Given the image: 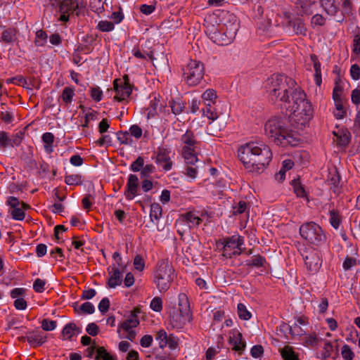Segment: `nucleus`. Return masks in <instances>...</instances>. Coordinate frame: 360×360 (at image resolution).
<instances>
[{"mask_svg":"<svg viewBox=\"0 0 360 360\" xmlns=\"http://www.w3.org/2000/svg\"><path fill=\"white\" fill-rule=\"evenodd\" d=\"M169 335L167 334L164 330H160L158 332L156 339L159 341V346L163 349L166 347V342L167 340Z\"/></svg>","mask_w":360,"mask_h":360,"instance_id":"nucleus-45","label":"nucleus"},{"mask_svg":"<svg viewBox=\"0 0 360 360\" xmlns=\"http://www.w3.org/2000/svg\"><path fill=\"white\" fill-rule=\"evenodd\" d=\"M280 353L283 360H300L298 354L290 346L281 349Z\"/></svg>","mask_w":360,"mask_h":360,"instance_id":"nucleus-29","label":"nucleus"},{"mask_svg":"<svg viewBox=\"0 0 360 360\" xmlns=\"http://www.w3.org/2000/svg\"><path fill=\"white\" fill-rule=\"evenodd\" d=\"M217 98L216 91L212 89L206 90L202 95V98L204 103H216Z\"/></svg>","mask_w":360,"mask_h":360,"instance_id":"nucleus-37","label":"nucleus"},{"mask_svg":"<svg viewBox=\"0 0 360 360\" xmlns=\"http://www.w3.org/2000/svg\"><path fill=\"white\" fill-rule=\"evenodd\" d=\"M341 354L345 360H352L354 357V354L352 351L350 347L347 345H344L341 348Z\"/></svg>","mask_w":360,"mask_h":360,"instance_id":"nucleus-43","label":"nucleus"},{"mask_svg":"<svg viewBox=\"0 0 360 360\" xmlns=\"http://www.w3.org/2000/svg\"><path fill=\"white\" fill-rule=\"evenodd\" d=\"M170 151L165 148H158L156 155V162L162 165L165 171H169L172 167V162L169 156Z\"/></svg>","mask_w":360,"mask_h":360,"instance_id":"nucleus-13","label":"nucleus"},{"mask_svg":"<svg viewBox=\"0 0 360 360\" xmlns=\"http://www.w3.org/2000/svg\"><path fill=\"white\" fill-rule=\"evenodd\" d=\"M321 4L326 13L332 16L335 15L339 10L335 0H321Z\"/></svg>","mask_w":360,"mask_h":360,"instance_id":"nucleus-24","label":"nucleus"},{"mask_svg":"<svg viewBox=\"0 0 360 360\" xmlns=\"http://www.w3.org/2000/svg\"><path fill=\"white\" fill-rule=\"evenodd\" d=\"M296 8L300 14H309L311 13V3L309 0H297Z\"/></svg>","mask_w":360,"mask_h":360,"instance_id":"nucleus-31","label":"nucleus"},{"mask_svg":"<svg viewBox=\"0 0 360 360\" xmlns=\"http://www.w3.org/2000/svg\"><path fill=\"white\" fill-rule=\"evenodd\" d=\"M42 141L45 143L44 149L48 153H51L53 151V143L54 141V136L51 132H46L42 135Z\"/></svg>","mask_w":360,"mask_h":360,"instance_id":"nucleus-33","label":"nucleus"},{"mask_svg":"<svg viewBox=\"0 0 360 360\" xmlns=\"http://www.w3.org/2000/svg\"><path fill=\"white\" fill-rule=\"evenodd\" d=\"M294 79L284 75L274 74L265 82V89L269 98L273 102L283 103L290 112L291 122L297 126H305L311 120L313 109L311 103L306 99L304 92L295 89Z\"/></svg>","mask_w":360,"mask_h":360,"instance_id":"nucleus-1","label":"nucleus"},{"mask_svg":"<svg viewBox=\"0 0 360 360\" xmlns=\"http://www.w3.org/2000/svg\"><path fill=\"white\" fill-rule=\"evenodd\" d=\"M185 220L189 224L190 226H197L201 221V218L193 212H189L184 215Z\"/></svg>","mask_w":360,"mask_h":360,"instance_id":"nucleus-34","label":"nucleus"},{"mask_svg":"<svg viewBox=\"0 0 360 360\" xmlns=\"http://www.w3.org/2000/svg\"><path fill=\"white\" fill-rule=\"evenodd\" d=\"M84 8L85 6L79 0H63L59 6V12L60 13L59 20L67 22L70 14L79 15L82 13H84Z\"/></svg>","mask_w":360,"mask_h":360,"instance_id":"nucleus-8","label":"nucleus"},{"mask_svg":"<svg viewBox=\"0 0 360 360\" xmlns=\"http://www.w3.org/2000/svg\"><path fill=\"white\" fill-rule=\"evenodd\" d=\"M238 156L250 172L260 173L271 161L272 153L263 143L249 142L238 148Z\"/></svg>","mask_w":360,"mask_h":360,"instance_id":"nucleus-2","label":"nucleus"},{"mask_svg":"<svg viewBox=\"0 0 360 360\" xmlns=\"http://www.w3.org/2000/svg\"><path fill=\"white\" fill-rule=\"evenodd\" d=\"M301 237L309 243L319 245L325 241L326 236L321 227L314 222H307L300 228Z\"/></svg>","mask_w":360,"mask_h":360,"instance_id":"nucleus-6","label":"nucleus"},{"mask_svg":"<svg viewBox=\"0 0 360 360\" xmlns=\"http://www.w3.org/2000/svg\"><path fill=\"white\" fill-rule=\"evenodd\" d=\"M46 335L40 330L27 332V341L33 347L42 345L46 341Z\"/></svg>","mask_w":360,"mask_h":360,"instance_id":"nucleus-14","label":"nucleus"},{"mask_svg":"<svg viewBox=\"0 0 360 360\" xmlns=\"http://www.w3.org/2000/svg\"><path fill=\"white\" fill-rule=\"evenodd\" d=\"M288 25L293 28V31L296 34L306 35L307 29L301 19L290 20Z\"/></svg>","mask_w":360,"mask_h":360,"instance_id":"nucleus-28","label":"nucleus"},{"mask_svg":"<svg viewBox=\"0 0 360 360\" xmlns=\"http://www.w3.org/2000/svg\"><path fill=\"white\" fill-rule=\"evenodd\" d=\"M57 326V322L49 319H44L41 321V328L45 331L53 330Z\"/></svg>","mask_w":360,"mask_h":360,"instance_id":"nucleus-46","label":"nucleus"},{"mask_svg":"<svg viewBox=\"0 0 360 360\" xmlns=\"http://www.w3.org/2000/svg\"><path fill=\"white\" fill-rule=\"evenodd\" d=\"M265 134L276 145L283 147L296 146L300 142L299 134L286 127V120L274 117L264 125Z\"/></svg>","mask_w":360,"mask_h":360,"instance_id":"nucleus-3","label":"nucleus"},{"mask_svg":"<svg viewBox=\"0 0 360 360\" xmlns=\"http://www.w3.org/2000/svg\"><path fill=\"white\" fill-rule=\"evenodd\" d=\"M139 190V179L135 174H129L124 195L128 200H131L137 195Z\"/></svg>","mask_w":360,"mask_h":360,"instance_id":"nucleus-16","label":"nucleus"},{"mask_svg":"<svg viewBox=\"0 0 360 360\" xmlns=\"http://www.w3.org/2000/svg\"><path fill=\"white\" fill-rule=\"evenodd\" d=\"M119 267L112 265L108 269V274H110L108 285L110 288H115L116 286L121 285L122 282V274Z\"/></svg>","mask_w":360,"mask_h":360,"instance_id":"nucleus-17","label":"nucleus"},{"mask_svg":"<svg viewBox=\"0 0 360 360\" xmlns=\"http://www.w3.org/2000/svg\"><path fill=\"white\" fill-rule=\"evenodd\" d=\"M181 140L185 145L183 148H195L196 145L198 144V141H196L195 136L191 131H186V132L181 136Z\"/></svg>","mask_w":360,"mask_h":360,"instance_id":"nucleus-22","label":"nucleus"},{"mask_svg":"<svg viewBox=\"0 0 360 360\" xmlns=\"http://www.w3.org/2000/svg\"><path fill=\"white\" fill-rule=\"evenodd\" d=\"M134 265L136 270L143 271L145 267V262L143 257L141 255H136L134 259Z\"/></svg>","mask_w":360,"mask_h":360,"instance_id":"nucleus-61","label":"nucleus"},{"mask_svg":"<svg viewBox=\"0 0 360 360\" xmlns=\"http://www.w3.org/2000/svg\"><path fill=\"white\" fill-rule=\"evenodd\" d=\"M47 34L42 30H39L36 32V39L34 40V44L37 46H41L44 44L46 41Z\"/></svg>","mask_w":360,"mask_h":360,"instance_id":"nucleus-41","label":"nucleus"},{"mask_svg":"<svg viewBox=\"0 0 360 360\" xmlns=\"http://www.w3.org/2000/svg\"><path fill=\"white\" fill-rule=\"evenodd\" d=\"M335 136L334 141L337 143L338 146H346L350 141L349 132L346 130H338V131H333Z\"/></svg>","mask_w":360,"mask_h":360,"instance_id":"nucleus-21","label":"nucleus"},{"mask_svg":"<svg viewBox=\"0 0 360 360\" xmlns=\"http://www.w3.org/2000/svg\"><path fill=\"white\" fill-rule=\"evenodd\" d=\"M65 182L70 186L81 185L82 184V176L79 174L67 175L65 177Z\"/></svg>","mask_w":360,"mask_h":360,"instance_id":"nucleus-38","label":"nucleus"},{"mask_svg":"<svg viewBox=\"0 0 360 360\" xmlns=\"http://www.w3.org/2000/svg\"><path fill=\"white\" fill-rule=\"evenodd\" d=\"M7 82L13 83L15 84H18L19 86H22L23 87L28 88V84L27 80L21 76H17L15 77L10 78L7 80Z\"/></svg>","mask_w":360,"mask_h":360,"instance_id":"nucleus-53","label":"nucleus"},{"mask_svg":"<svg viewBox=\"0 0 360 360\" xmlns=\"http://www.w3.org/2000/svg\"><path fill=\"white\" fill-rule=\"evenodd\" d=\"M174 278V270L167 261L158 262L154 273V282L160 292H166Z\"/></svg>","mask_w":360,"mask_h":360,"instance_id":"nucleus-5","label":"nucleus"},{"mask_svg":"<svg viewBox=\"0 0 360 360\" xmlns=\"http://www.w3.org/2000/svg\"><path fill=\"white\" fill-rule=\"evenodd\" d=\"M95 360H116V356L110 354L103 347H98Z\"/></svg>","mask_w":360,"mask_h":360,"instance_id":"nucleus-32","label":"nucleus"},{"mask_svg":"<svg viewBox=\"0 0 360 360\" xmlns=\"http://www.w3.org/2000/svg\"><path fill=\"white\" fill-rule=\"evenodd\" d=\"M89 93L91 98L94 101L99 102L101 101L103 96V91L100 89V87L96 86L91 88Z\"/></svg>","mask_w":360,"mask_h":360,"instance_id":"nucleus-44","label":"nucleus"},{"mask_svg":"<svg viewBox=\"0 0 360 360\" xmlns=\"http://www.w3.org/2000/svg\"><path fill=\"white\" fill-rule=\"evenodd\" d=\"M335 110H334V115L338 119H342L345 115V111L343 109L342 101L335 102Z\"/></svg>","mask_w":360,"mask_h":360,"instance_id":"nucleus-48","label":"nucleus"},{"mask_svg":"<svg viewBox=\"0 0 360 360\" xmlns=\"http://www.w3.org/2000/svg\"><path fill=\"white\" fill-rule=\"evenodd\" d=\"M184 78L189 86H196L202 79L205 75V68L200 61L191 60L183 69Z\"/></svg>","mask_w":360,"mask_h":360,"instance_id":"nucleus-7","label":"nucleus"},{"mask_svg":"<svg viewBox=\"0 0 360 360\" xmlns=\"http://www.w3.org/2000/svg\"><path fill=\"white\" fill-rule=\"evenodd\" d=\"M98 112L96 111L92 110L86 113L84 117V123L82 125V127H88L89 123L91 120H94L97 119Z\"/></svg>","mask_w":360,"mask_h":360,"instance_id":"nucleus-58","label":"nucleus"},{"mask_svg":"<svg viewBox=\"0 0 360 360\" xmlns=\"http://www.w3.org/2000/svg\"><path fill=\"white\" fill-rule=\"evenodd\" d=\"M80 310L84 313V314H91L94 312L95 311V307L93 305L92 303L91 302H86L84 303H83L81 306H80Z\"/></svg>","mask_w":360,"mask_h":360,"instance_id":"nucleus-59","label":"nucleus"},{"mask_svg":"<svg viewBox=\"0 0 360 360\" xmlns=\"http://www.w3.org/2000/svg\"><path fill=\"white\" fill-rule=\"evenodd\" d=\"M86 330L90 335L96 336L98 333L99 328L95 323H91L87 325Z\"/></svg>","mask_w":360,"mask_h":360,"instance_id":"nucleus-63","label":"nucleus"},{"mask_svg":"<svg viewBox=\"0 0 360 360\" xmlns=\"http://www.w3.org/2000/svg\"><path fill=\"white\" fill-rule=\"evenodd\" d=\"M195 148L188 149L183 148L182 149V155L185 160V163L186 165H194L198 162V158L196 156Z\"/></svg>","mask_w":360,"mask_h":360,"instance_id":"nucleus-26","label":"nucleus"},{"mask_svg":"<svg viewBox=\"0 0 360 360\" xmlns=\"http://www.w3.org/2000/svg\"><path fill=\"white\" fill-rule=\"evenodd\" d=\"M144 160L142 157L139 156L137 159L132 162L130 166V169L133 172H139L141 169V167H143Z\"/></svg>","mask_w":360,"mask_h":360,"instance_id":"nucleus-57","label":"nucleus"},{"mask_svg":"<svg viewBox=\"0 0 360 360\" xmlns=\"http://www.w3.org/2000/svg\"><path fill=\"white\" fill-rule=\"evenodd\" d=\"M266 260L265 258L260 255L254 256L250 262L248 264L249 266L260 267L263 266Z\"/></svg>","mask_w":360,"mask_h":360,"instance_id":"nucleus-50","label":"nucleus"},{"mask_svg":"<svg viewBox=\"0 0 360 360\" xmlns=\"http://www.w3.org/2000/svg\"><path fill=\"white\" fill-rule=\"evenodd\" d=\"M222 245V255L226 258H231L232 256L240 255L241 249H238L233 237H228L221 243Z\"/></svg>","mask_w":360,"mask_h":360,"instance_id":"nucleus-12","label":"nucleus"},{"mask_svg":"<svg viewBox=\"0 0 360 360\" xmlns=\"http://www.w3.org/2000/svg\"><path fill=\"white\" fill-rule=\"evenodd\" d=\"M229 343L233 345V350L240 354L245 349V343L242 341V334L236 330H233L231 332Z\"/></svg>","mask_w":360,"mask_h":360,"instance_id":"nucleus-18","label":"nucleus"},{"mask_svg":"<svg viewBox=\"0 0 360 360\" xmlns=\"http://www.w3.org/2000/svg\"><path fill=\"white\" fill-rule=\"evenodd\" d=\"M169 105L171 108L172 113L175 115H180L186 108V103L179 98L169 101Z\"/></svg>","mask_w":360,"mask_h":360,"instance_id":"nucleus-27","label":"nucleus"},{"mask_svg":"<svg viewBox=\"0 0 360 360\" xmlns=\"http://www.w3.org/2000/svg\"><path fill=\"white\" fill-rule=\"evenodd\" d=\"M305 266L308 271L316 274L319 271L322 265L321 254L316 249H306L302 253Z\"/></svg>","mask_w":360,"mask_h":360,"instance_id":"nucleus-10","label":"nucleus"},{"mask_svg":"<svg viewBox=\"0 0 360 360\" xmlns=\"http://www.w3.org/2000/svg\"><path fill=\"white\" fill-rule=\"evenodd\" d=\"M238 314L240 319L243 320H249L251 318L250 312L247 309L245 304L239 303L238 304Z\"/></svg>","mask_w":360,"mask_h":360,"instance_id":"nucleus-39","label":"nucleus"},{"mask_svg":"<svg viewBox=\"0 0 360 360\" xmlns=\"http://www.w3.org/2000/svg\"><path fill=\"white\" fill-rule=\"evenodd\" d=\"M150 308L157 312H160L162 309V302L161 298L158 297H154L150 302Z\"/></svg>","mask_w":360,"mask_h":360,"instance_id":"nucleus-54","label":"nucleus"},{"mask_svg":"<svg viewBox=\"0 0 360 360\" xmlns=\"http://www.w3.org/2000/svg\"><path fill=\"white\" fill-rule=\"evenodd\" d=\"M327 181L330 188L333 189L334 193L338 192L340 176L335 167L329 169Z\"/></svg>","mask_w":360,"mask_h":360,"instance_id":"nucleus-20","label":"nucleus"},{"mask_svg":"<svg viewBox=\"0 0 360 360\" xmlns=\"http://www.w3.org/2000/svg\"><path fill=\"white\" fill-rule=\"evenodd\" d=\"M169 324L174 328L181 329L191 321L190 303L186 293L179 295V307L169 309Z\"/></svg>","mask_w":360,"mask_h":360,"instance_id":"nucleus-4","label":"nucleus"},{"mask_svg":"<svg viewBox=\"0 0 360 360\" xmlns=\"http://www.w3.org/2000/svg\"><path fill=\"white\" fill-rule=\"evenodd\" d=\"M311 60L314 63V68L315 71L314 74V81L316 85L320 86L321 84V63L319 61L316 56L311 55Z\"/></svg>","mask_w":360,"mask_h":360,"instance_id":"nucleus-30","label":"nucleus"},{"mask_svg":"<svg viewBox=\"0 0 360 360\" xmlns=\"http://www.w3.org/2000/svg\"><path fill=\"white\" fill-rule=\"evenodd\" d=\"M18 30L15 28L9 27L3 31L1 41L4 43L11 44L17 39Z\"/></svg>","mask_w":360,"mask_h":360,"instance_id":"nucleus-25","label":"nucleus"},{"mask_svg":"<svg viewBox=\"0 0 360 360\" xmlns=\"http://www.w3.org/2000/svg\"><path fill=\"white\" fill-rule=\"evenodd\" d=\"M23 136H24V132H22L21 131L13 134L10 138V142H9L10 146L14 147V146H19L22 141Z\"/></svg>","mask_w":360,"mask_h":360,"instance_id":"nucleus-42","label":"nucleus"},{"mask_svg":"<svg viewBox=\"0 0 360 360\" xmlns=\"http://www.w3.org/2000/svg\"><path fill=\"white\" fill-rule=\"evenodd\" d=\"M205 108H202V115L207 117L208 119L214 121L218 117V114L216 110V103H204Z\"/></svg>","mask_w":360,"mask_h":360,"instance_id":"nucleus-23","label":"nucleus"},{"mask_svg":"<svg viewBox=\"0 0 360 360\" xmlns=\"http://www.w3.org/2000/svg\"><path fill=\"white\" fill-rule=\"evenodd\" d=\"M179 345V338L173 334H169L166 342V347L168 346L172 350L177 348Z\"/></svg>","mask_w":360,"mask_h":360,"instance_id":"nucleus-52","label":"nucleus"},{"mask_svg":"<svg viewBox=\"0 0 360 360\" xmlns=\"http://www.w3.org/2000/svg\"><path fill=\"white\" fill-rule=\"evenodd\" d=\"M114 23L107 20H101L98 24V28L102 32H110L114 30Z\"/></svg>","mask_w":360,"mask_h":360,"instance_id":"nucleus-47","label":"nucleus"},{"mask_svg":"<svg viewBox=\"0 0 360 360\" xmlns=\"http://www.w3.org/2000/svg\"><path fill=\"white\" fill-rule=\"evenodd\" d=\"M230 19L233 20V23L230 25L229 27H226L224 30L221 29V32L214 33V42L221 46L228 45L232 42L236 36L238 29V25L236 23V16L229 15Z\"/></svg>","mask_w":360,"mask_h":360,"instance_id":"nucleus-9","label":"nucleus"},{"mask_svg":"<svg viewBox=\"0 0 360 360\" xmlns=\"http://www.w3.org/2000/svg\"><path fill=\"white\" fill-rule=\"evenodd\" d=\"M139 309L133 310L127 320L123 321L118 326L117 333L123 330L127 333L125 338L133 341L136 338V333L133 328H136L139 324V320L137 318V314L140 313Z\"/></svg>","mask_w":360,"mask_h":360,"instance_id":"nucleus-11","label":"nucleus"},{"mask_svg":"<svg viewBox=\"0 0 360 360\" xmlns=\"http://www.w3.org/2000/svg\"><path fill=\"white\" fill-rule=\"evenodd\" d=\"M120 79H115L113 82L114 89L116 93L114 99L121 102L127 100L132 92V87L119 84Z\"/></svg>","mask_w":360,"mask_h":360,"instance_id":"nucleus-15","label":"nucleus"},{"mask_svg":"<svg viewBox=\"0 0 360 360\" xmlns=\"http://www.w3.org/2000/svg\"><path fill=\"white\" fill-rule=\"evenodd\" d=\"M12 217L15 220H22L25 218L24 210L19 206L13 208L11 212Z\"/></svg>","mask_w":360,"mask_h":360,"instance_id":"nucleus-55","label":"nucleus"},{"mask_svg":"<svg viewBox=\"0 0 360 360\" xmlns=\"http://www.w3.org/2000/svg\"><path fill=\"white\" fill-rule=\"evenodd\" d=\"M45 285L44 280L37 278L33 283V289L37 292H42L45 290Z\"/></svg>","mask_w":360,"mask_h":360,"instance_id":"nucleus-56","label":"nucleus"},{"mask_svg":"<svg viewBox=\"0 0 360 360\" xmlns=\"http://www.w3.org/2000/svg\"><path fill=\"white\" fill-rule=\"evenodd\" d=\"M134 56L139 59H146L149 58L150 59H153V52L150 51H143L142 52L139 49L134 48L133 49Z\"/></svg>","mask_w":360,"mask_h":360,"instance_id":"nucleus-49","label":"nucleus"},{"mask_svg":"<svg viewBox=\"0 0 360 360\" xmlns=\"http://www.w3.org/2000/svg\"><path fill=\"white\" fill-rule=\"evenodd\" d=\"M74 96V89L67 86L63 89L60 98L65 104H70L72 103Z\"/></svg>","mask_w":360,"mask_h":360,"instance_id":"nucleus-35","label":"nucleus"},{"mask_svg":"<svg viewBox=\"0 0 360 360\" xmlns=\"http://www.w3.org/2000/svg\"><path fill=\"white\" fill-rule=\"evenodd\" d=\"M162 216V207L158 203H153L150 205V217L152 221H158Z\"/></svg>","mask_w":360,"mask_h":360,"instance_id":"nucleus-36","label":"nucleus"},{"mask_svg":"<svg viewBox=\"0 0 360 360\" xmlns=\"http://www.w3.org/2000/svg\"><path fill=\"white\" fill-rule=\"evenodd\" d=\"M350 75L352 78L354 80L360 79V68L358 65L354 64L351 66Z\"/></svg>","mask_w":360,"mask_h":360,"instance_id":"nucleus-62","label":"nucleus"},{"mask_svg":"<svg viewBox=\"0 0 360 360\" xmlns=\"http://www.w3.org/2000/svg\"><path fill=\"white\" fill-rule=\"evenodd\" d=\"M353 53L358 56L360 54V35L354 36L353 40Z\"/></svg>","mask_w":360,"mask_h":360,"instance_id":"nucleus-64","label":"nucleus"},{"mask_svg":"<svg viewBox=\"0 0 360 360\" xmlns=\"http://www.w3.org/2000/svg\"><path fill=\"white\" fill-rule=\"evenodd\" d=\"M294 192L297 197H305L306 192L303 186L300 184V182L297 181V180H293L292 181Z\"/></svg>","mask_w":360,"mask_h":360,"instance_id":"nucleus-51","label":"nucleus"},{"mask_svg":"<svg viewBox=\"0 0 360 360\" xmlns=\"http://www.w3.org/2000/svg\"><path fill=\"white\" fill-rule=\"evenodd\" d=\"M330 214V223L333 227L338 229L340 226L341 219L338 211L332 210L329 212Z\"/></svg>","mask_w":360,"mask_h":360,"instance_id":"nucleus-40","label":"nucleus"},{"mask_svg":"<svg viewBox=\"0 0 360 360\" xmlns=\"http://www.w3.org/2000/svg\"><path fill=\"white\" fill-rule=\"evenodd\" d=\"M81 333V328L77 326L75 323H68L64 326L61 333L63 340H71L72 337L76 336Z\"/></svg>","mask_w":360,"mask_h":360,"instance_id":"nucleus-19","label":"nucleus"},{"mask_svg":"<svg viewBox=\"0 0 360 360\" xmlns=\"http://www.w3.org/2000/svg\"><path fill=\"white\" fill-rule=\"evenodd\" d=\"M110 307V300L108 297L103 298L98 304V309L102 314L106 313Z\"/></svg>","mask_w":360,"mask_h":360,"instance_id":"nucleus-60","label":"nucleus"}]
</instances>
